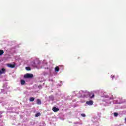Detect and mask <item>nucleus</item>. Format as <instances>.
Listing matches in <instances>:
<instances>
[{
  "mask_svg": "<svg viewBox=\"0 0 126 126\" xmlns=\"http://www.w3.org/2000/svg\"><path fill=\"white\" fill-rule=\"evenodd\" d=\"M33 74L27 73L24 75V78H32Z\"/></svg>",
  "mask_w": 126,
  "mask_h": 126,
  "instance_id": "1",
  "label": "nucleus"
},
{
  "mask_svg": "<svg viewBox=\"0 0 126 126\" xmlns=\"http://www.w3.org/2000/svg\"><path fill=\"white\" fill-rule=\"evenodd\" d=\"M93 103L94 102L93 100H90L86 102V104L89 106H92V105H93Z\"/></svg>",
  "mask_w": 126,
  "mask_h": 126,
  "instance_id": "2",
  "label": "nucleus"
},
{
  "mask_svg": "<svg viewBox=\"0 0 126 126\" xmlns=\"http://www.w3.org/2000/svg\"><path fill=\"white\" fill-rule=\"evenodd\" d=\"M7 66H8V67H10L11 68H13L14 67H15V65L12 64H7Z\"/></svg>",
  "mask_w": 126,
  "mask_h": 126,
  "instance_id": "3",
  "label": "nucleus"
},
{
  "mask_svg": "<svg viewBox=\"0 0 126 126\" xmlns=\"http://www.w3.org/2000/svg\"><path fill=\"white\" fill-rule=\"evenodd\" d=\"M5 72V69L2 68L1 70H0V74H2Z\"/></svg>",
  "mask_w": 126,
  "mask_h": 126,
  "instance_id": "4",
  "label": "nucleus"
},
{
  "mask_svg": "<svg viewBox=\"0 0 126 126\" xmlns=\"http://www.w3.org/2000/svg\"><path fill=\"white\" fill-rule=\"evenodd\" d=\"M36 103L37 105H41V104H42V102L41 101V100L40 99H37Z\"/></svg>",
  "mask_w": 126,
  "mask_h": 126,
  "instance_id": "5",
  "label": "nucleus"
},
{
  "mask_svg": "<svg viewBox=\"0 0 126 126\" xmlns=\"http://www.w3.org/2000/svg\"><path fill=\"white\" fill-rule=\"evenodd\" d=\"M59 110V108L56 107H54L53 108V111L54 112H58Z\"/></svg>",
  "mask_w": 126,
  "mask_h": 126,
  "instance_id": "6",
  "label": "nucleus"
},
{
  "mask_svg": "<svg viewBox=\"0 0 126 126\" xmlns=\"http://www.w3.org/2000/svg\"><path fill=\"white\" fill-rule=\"evenodd\" d=\"M26 82L25 81H24V80H21V85H24V84H25Z\"/></svg>",
  "mask_w": 126,
  "mask_h": 126,
  "instance_id": "7",
  "label": "nucleus"
},
{
  "mask_svg": "<svg viewBox=\"0 0 126 126\" xmlns=\"http://www.w3.org/2000/svg\"><path fill=\"white\" fill-rule=\"evenodd\" d=\"M35 100V98L33 97H31L30 98V102H33V101Z\"/></svg>",
  "mask_w": 126,
  "mask_h": 126,
  "instance_id": "8",
  "label": "nucleus"
},
{
  "mask_svg": "<svg viewBox=\"0 0 126 126\" xmlns=\"http://www.w3.org/2000/svg\"><path fill=\"white\" fill-rule=\"evenodd\" d=\"M39 116H41V113L40 112L36 113L35 115V117L36 118H38V117H39Z\"/></svg>",
  "mask_w": 126,
  "mask_h": 126,
  "instance_id": "9",
  "label": "nucleus"
},
{
  "mask_svg": "<svg viewBox=\"0 0 126 126\" xmlns=\"http://www.w3.org/2000/svg\"><path fill=\"white\" fill-rule=\"evenodd\" d=\"M55 71L56 72H59L60 71V68L59 67V66H57L56 67H55Z\"/></svg>",
  "mask_w": 126,
  "mask_h": 126,
  "instance_id": "10",
  "label": "nucleus"
},
{
  "mask_svg": "<svg viewBox=\"0 0 126 126\" xmlns=\"http://www.w3.org/2000/svg\"><path fill=\"white\" fill-rule=\"evenodd\" d=\"M90 96L91 98H94L95 95H94V94L91 93V94H90Z\"/></svg>",
  "mask_w": 126,
  "mask_h": 126,
  "instance_id": "11",
  "label": "nucleus"
},
{
  "mask_svg": "<svg viewBox=\"0 0 126 126\" xmlns=\"http://www.w3.org/2000/svg\"><path fill=\"white\" fill-rule=\"evenodd\" d=\"M4 52L2 50H0V56H2Z\"/></svg>",
  "mask_w": 126,
  "mask_h": 126,
  "instance_id": "12",
  "label": "nucleus"
},
{
  "mask_svg": "<svg viewBox=\"0 0 126 126\" xmlns=\"http://www.w3.org/2000/svg\"><path fill=\"white\" fill-rule=\"evenodd\" d=\"M26 69L28 71L31 70V68L30 67H26Z\"/></svg>",
  "mask_w": 126,
  "mask_h": 126,
  "instance_id": "13",
  "label": "nucleus"
},
{
  "mask_svg": "<svg viewBox=\"0 0 126 126\" xmlns=\"http://www.w3.org/2000/svg\"><path fill=\"white\" fill-rule=\"evenodd\" d=\"M114 117H118V116H119V114L117 112H115L114 114Z\"/></svg>",
  "mask_w": 126,
  "mask_h": 126,
  "instance_id": "14",
  "label": "nucleus"
},
{
  "mask_svg": "<svg viewBox=\"0 0 126 126\" xmlns=\"http://www.w3.org/2000/svg\"><path fill=\"white\" fill-rule=\"evenodd\" d=\"M81 116H82V117H86V115L84 113L81 114Z\"/></svg>",
  "mask_w": 126,
  "mask_h": 126,
  "instance_id": "15",
  "label": "nucleus"
},
{
  "mask_svg": "<svg viewBox=\"0 0 126 126\" xmlns=\"http://www.w3.org/2000/svg\"><path fill=\"white\" fill-rule=\"evenodd\" d=\"M112 78L113 79V78H115V76H112Z\"/></svg>",
  "mask_w": 126,
  "mask_h": 126,
  "instance_id": "16",
  "label": "nucleus"
},
{
  "mask_svg": "<svg viewBox=\"0 0 126 126\" xmlns=\"http://www.w3.org/2000/svg\"><path fill=\"white\" fill-rule=\"evenodd\" d=\"M125 122H126V118H125Z\"/></svg>",
  "mask_w": 126,
  "mask_h": 126,
  "instance_id": "17",
  "label": "nucleus"
}]
</instances>
